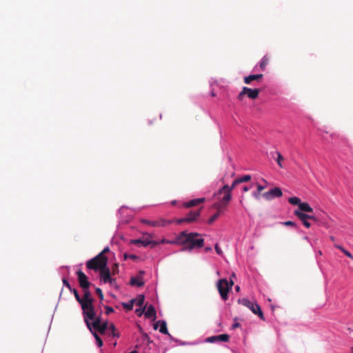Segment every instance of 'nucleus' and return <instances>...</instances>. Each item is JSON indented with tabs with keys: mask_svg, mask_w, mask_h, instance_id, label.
Wrapping results in <instances>:
<instances>
[{
	"mask_svg": "<svg viewBox=\"0 0 353 353\" xmlns=\"http://www.w3.org/2000/svg\"><path fill=\"white\" fill-rule=\"evenodd\" d=\"M205 239L198 233L190 232L183 231L179 234L174 241H166L162 239L159 243H203ZM130 243H158L157 241L153 240L152 236L150 234L143 235V239H131Z\"/></svg>",
	"mask_w": 353,
	"mask_h": 353,
	"instance_id": "1",
	"label": "nucleus"
},
{
	"mask_svg": "<svg viewBox=\"0 0 353 353\" xmlns=\"http://www.w3.org/2000/svg\"><path fill=\"white\" fill-rule=\"evenodd\" d=\"M88 329L92 332H99L101 334H105V332L111 331V334H109V336H113L119 338L120 336L119 333L116 330V327L113 323H108L107 321L101 322L100 317L97 316L96 312H94V316L92 319H84Z\"/></svg>",
	"mask_w": 353,
	"mask_h": 353,
	"instance_id": "2",
	"label": "nucleus"
},
{
	"mask_svg": "<svg viewBox=\"0 0 353 353\" xmlns=\"http://www.w3.org/2000/svg\"><path fill=\"white\" fill-rule=\"evenodd\" d=\"M88 329L92 332H99L101 334H105V332L111 331V334H109V336H113L119 338L120 336L119 333L116 330V327L113 323H108L107 321L101 322L100 317L97 316L96 312H94V316L92 319H84Z\"/></svg>",
	"mask_w": 353,
	"mask_h": 353,
	"instance_id": "3",
	"label": "nucleus"
},
{
	"mask_svg": "<svg viewBox=\"0 0 353 353\" xmlns=\"http://www.w3.org/2000/svg\"><path fill=\"white\" fill-rule=\"evenodd\" d=\"M313 209L307 203H301L299 209L294 210V214L302 221L303 224L307 228L311 226L309 220L316 221L314 216L307 214L304 212H312Z\"/></svg>",
	"mask_w": 353,
	"mask_h": 353,
	"instance_id": "4",
	"label": "nucleus"
},
{
	"mask_svg": "<svg viewBox=\"0 0 353 353\" xmlns=\"http://www.w3.org/2000/svg\"><path fill=\"white\" fill-rule=\"evenodd\" d=\"M83 290L84 294L81 299V305L83 310L84 319L87 320L88 319H92L95 311L92 304L93 299L92 298L88 289Z\"/></svg>",
	"mask_w": 353,
	"mask_h": 353,
	"instance_id": "5",
	"label": "nucleus"
},
{
	"mask_svg": "<svg viewBox=\"0 0 353 353\" xmlns=\"http://www.w3.org/2000/svg\"><path fill=\"white\" fill-rule=\"evenodd\" d=\"M86 266L88 269L95 271H101L107 266V258L102 252L87 262Z\"/></svg>",
	"mask_w": 353,
	"mask_h": 353,
	"instance_id": "6",
	"label": "nucleus"
},
{
	"mask_svg": "<svg viewBox=\"0 0 353 353\" xmlns=\"http://www.w3.org/2000/svg\"><path fill=\"white\" fill-rule=\"evenodd\" d=\"M234 283L231 280L230 282L226 279H220L217 283V288L221 299L226 301L228 299V292L233 285Z\"/></svg>",
	"mask_w": 353,
	"mask_h": 353,
	"instance_id": "7",
	"label": "nucleus"
},
{
	"mask_svg": "<svg viewBox=\"0 0 353 353\" xmlns=\"http://www.w3.org/2000/svg\"><path fill=\"white\" fill-rule=\"evenodd\" d=\"M239 303L248 307L254 314H257L261 319H263V314L260 306L256 303L251 302L248 299H241Z\"/></svg>",
	"mask_w": 353,
	"mask_h": 353,
	"instance_id": "8",
	"label": "nucleus"
},
{
	"mask_svg": "<svg viewBox=\"0 0 353 353\" xmlns=\"http://www.w3.org/2000/svg\"><path fill=\"white\" fill-rule=\"evenodd\" d=\"M260 91L261 90L257 88L251 89L247 87H243L242 90L239 94L237 99L240 101H242L245 95H247L250 99H255L259 97Z\"/></svg>",
	"mask_w": 353,
	"mask_h": 353,
	"instance_id": "9",
	"label": "nucleus"
},
{
	"mask_svg": "<svg viewBox=\"0 0 353 353\" xmlns=\"http://www.w3.org/2000/svg\"><path fill=\"white\" fill-rule=\"evenodd\" d=\"M261 195L265 199L270 201L274 198L281 197L283 193L281 188L275 187L270 191L263 193Z\"/></svg>",
	"mask_w": 353,
	"mask_h": 353,
	"instance_id": "10",
	"label": "nucleus"
},
{
	"mask_svg": "<svg viewBox=\"0 0 353 353\" xmlns=\"http://www.w3.org/2000/svg\"><path fill=\"white\" fill-rule=\"evenodd\" d=\"M141 222L152 227H165L169 225L170 223H172L173 221L166 220L163 219H161L156 221L143 219L141 220Z\"/></svg>",
	"mask_w": 353,
	"mask_h": 353,
	"instance_id": "11",
	"label": "nucleus"
},
{
	"mask_svg": "<svg viewBox=\"0 0 353 353\" xmlns=\"http://www.w3.org/2000/svg\"><path fill=\"white\" fill-rule=\"evenodd\" d=\"M200 210H197L196 211H192L187 215V216L182 218V219H177V220H176V222L178 224H181L183 223L193 222L200 215Z\"/></svg>",
	"mask_w": 353,
	"mask_h": 353,
	"instance_id": "12",
	"label": "nucleus"
},
{
	"mask_svg": "<svg viewBox=\"0 0 353 353\" xmlns=\"http://www.w3.org/2000/svg\"><path fill=\"white\" fill-rule=\"evenodd\" d=\"M99 272L100 280L104 283H110L112 285L115 282V280L111 278L110 270L107 266Z\"/></svg>",
	"mask_w": 353,
	"mask_h": 353,
	"instance_id": "13",
	"label": "nucleus"
},
{
	"mask_svg": "<svg viewBox=\"0 0 353 353\" xmlns=\"http://www.w3.org/2000/svg\"><path fill=\"white\" fill-rule=\"evenodd\" d=\"M77 275L80 286L83 290L88 289L90 283L88 281V276L81 270L77 271Z\"/></svg>",
	"mask_w": 353,
	"mask_h": 353,
	"instance_id": "14",
	"label": "nucleus"
},
{
	"mask_svg": "<svg viewBox=\"0 0 353 353\" xmlns=\"http://www.w3.org/2000/svg\"><path fill=\"white\" fill-rule=\"evenodd\" d=\"M239 184V183L238 182L237 179H235L231 186H229L228 185H225L223 188H221L216 193H215L214 194V196H217L220 194H222L223 192V190H226V191H228L229 192H230L232 194V191L233 190V189L238 185Z\"/></svg>",
	"mask_w": 353,
	"mask_h": 353,
	"instance_id": "15",
	"label": "nucleus"
},
{
	"mask_svg": "<svg viewBox=\"0 0 353 353\" xmlns=\"http://www.w3.org/2000/svg\"><path fill=\"white\" fill-rule=\"evenodd\" d=\"M204 244H186V245L183 246L181 250L182 251L185 252H199L200 249L203 247Z\"/></svg>",
	"mask_w": 353,
	"mask_h": 353,
	"instance_id": "16",
	"label": "nucleus"
},
{
	"mask_svg": "<svg viewBox=\"0 0 353 353\" xmlns=\"http://www.w3.org/2000/svg\"><path fill=\"white\" fill-rule=\"evenodd\" d=\"M204 201H205V198L194 199L190 200L188 202H185L183 204V206L185 208H192V207L198 205L200 203H203Z\"/></svg>",
	"mask_w": 353,
	"mask_h": 353,
	"instance_id": "17",
	"label": "nucleus"
},
{
	"mask_svg": "<svg viewBox=\"0 0 353 353\" xmlns=\"http://www.w3.org/2000/svg\"><path fill=\"white\" fill-rule=\"evenodd\" d=\"M263 75L262 74H251L244 77V83L246 84H250L252 81L260 80L263 78Z\"/></svg>",
	"mask_w": 353,
	"mask_h": 353,
	"instance_id": "18",
	"label": "nucleus"
},
{
	"mask_svg": "<svg viewBox=\"0 0 353 353\" xmlns=\"http://www.w3.org/2000/svg\"><path fill=\"white\" fill-rule=\"evenodd\" d=\"M130 284L132 285L141 287L144 285V281L141 276L132 277L130 279Z\"/></svg>",
	"mask_w": 353,
	"mask_h": 353,
	"instance_id": "19",
	"label": "nucleus"
},
{
	"mask_svg": "<svg viewBox=\"0 0 353 353\" xmlns=\"http://www.w3.org/2000/svg\"><path fill=\"white\" fill-rule=\"evenodd\" d=\"M223 193L224 194V196L220 199V201L225 206H226L232 199V194L226 190H223L222 194Z\"/></svg>",
	"mask_w": 353,
	"mask_h": 353,
	"instance_id": "20",
	"label": "nucleus"
},
{
	"mask_svg": "<svg viewBox=\"0 0 353 353\" xmlns=\"http://www.w3.org/2000/svg\"><path fill=\"white\" fill-rule=\"evenodd\" d=\"M145 316L148 319L156 318V311L153 305H150L148 307L146 311L145 312Z\"/></svg>",
	"mask_w": 353,
	"mask_h": 353,
	"instance_id": "21",
	"label": "nucleus"
},
{
	"mask_svg": "<svg viewBox=\"0 0 353 353\" xmlns=\"http://www.w3.org/2000/svg\"><path fill=\"white\" fill-rule=\"evenodd\" d=\"M157 324H159V325H160L159 332L161 333L164 334H168V330L167 329V325H166V323L165 321H159L157 322Z\"/></svg>",
	"mask_w": 353,
	"mask_h": 353,
	"instance_id": "22",
	"label": "nucleus"
},
{
	"mask_svg": "<svg viewBox=\"0 0 353 353\" xmlns=\"http://www.w3.org/2000/svg\"><path fill=\"white\" fill-rule=\"evenodd\" d=\"M269 62V58L267 56H264L261 61L259 63V66L261 69V70H264L268 64Z\"/></svg>",
	"mask_w": 353,
	"mask_h": 353,
	"instance_id": "23",
	"label": "nucleus"
},
{
	"mask_svg": "<svg viewBox=\"0 0 353 353\" xmlns=\"http://www.w3.org/2000/svg\"><path fill=\"white\" fill-rule=\"evenodd\" d=\"M133 303H135L139 306H142L144 303L145 297L143 295L140 294L134 300H132Z\"/></svg>",
	"mask_w": 353,
	"mask_h": 353,
	"instance_id": "24",
	"label": "nucleus"
},
{
	"mask_svg": "<svg viewBox=\"0 0 353 353\" xmlns=\"http://www.w3.org/2000/svg\"><path fill=\"white\" fill-rule=\"evenodd\" d=\"M225 207V205L220 201L219 202L215 203L213 204V208L217 210L216 212L221 214L223 211L222 208Z\"/></svg>",
	"mask_w": 353,
	"mask_h": 353,
	"instance_id": "25",
	"label": "nucleus"
},
{
	"mask_svg": "<svg viewBox=\"0 0 353 353\" xmlns=\"http://www.w3.org/2000/svg\"><path fill=\"white\" fill-rule=\"evenodd\" d=\"M288 201L292 205H297L299 207V204L301 203V201L299 198L296 196L290 197L288 199Z\"/></svg>",
	"mask_w": 353,
	"mask_h": 353,
	"instance_id": "26",
	"label": "nucleus"
},
{
	"mask_svg": "<svg viewBox=\"0 0 353 353\" xmlns=\"http://www.w3.org/2000/svg\"><path fill=\"white\" fill-rule=\"evenodd\" d=\"M92 333L96 340L97 346L99 347H101L103 346L102 339L99 337V336L97 334V333L96 332H92Z\"/></svg>",
	"mask_w": 353,
	"mask_h": 353,
	"instance_id": "27",
	"label": "nucleus"
},
{
	"mask_svg": "<svg viewBox=\"0 0 353 353\" xmlns=\"http://www.w3.org/2000/svg\"><path fill=\"white\" fill-rule=\"evenodd\" d=\"M216 338L218 339V341H223V342H228L229 341V335L226 334H223L216 336Z\"/></svg>",
	"mask_w": 353,
	"mask_h": 353,
	"instance_id": "28",
	"label": "nucleus"
},
{
	"mask_svg": "<svg viewBox=\"0 0 353 353\" xmlns=\"http://www.w3.org/2000/svg\"><path fill=\"white\" fill-rule=\"evenodd\" d=\"M236 179H237L238 182L240 184L241 183L249 181L251 179V176L249 175V174H247V175H244L242 177H239V178H238Z\"/></svg>",
	"mask_w": 353,
	"mask_h": 353,
	"instance_id": "29",
	"label": "nucleus"
},
{
	"mask_svg": "<svg viewBox=\"0 0 353 353\" xmlns=\"http://www.w3.org/2000/svg\"><path fill=\"white\" fill-rule=\"evenodd\" d=\"M276 154L277 156V158H276V161L279 166L282 168H283V165H282L281 162L283 160V156L281 155V154L279 152H276Z\"/></svg>",
	"mask_w": 353,
	"mask_h": 353,
	"instance_id": "30",
	"label": "nucleus"
},
{
	"mask_svg": "<svg viewBox=\"0 0 353 353\" xmlns=\"http://www.w3.org/2000/svg\"><path fill=\"white\" fill-rule=\"evenodd\" d=\"M220 213L216 212L214 215H212L208 221L209 224H212L214 221H215L218 217L220 216Z\"/></svg>",
	"mask_w": 353,
	"mask_h": 353,
	"instance_id": "31",
	"label": "nucleus"
},
{
	"mask_svg": "<svg viewBox=\"0 0 353 353\" xmlns=\"http://www.w3.org/2000/svg\"><path fill=\"white\" fill-rule=\"evenodd\" d=\"M123 305L125 308L129 310H131L132 308H133V301H131L130 303H123Z\"/></svg>",
	"mask_w": 353,
	"mask_h": 353,
	"instance_id": "32",
	"label": "nucleus"
},
{
	"mask_svg": "<svg viewBox=\"0 0 353 353\" xmlns=\"http://www.w3.org/2000/svg\"><path fill=\"white\" fill-rule=\"evenodd\" d=\"M281 223L283 225H286V226H293V227L296 226V223L294 222H293V221H285V222H283Z\"/></svg>",
	"mask_w": 353,
	"mask_h": 353,
	"instance_id": "33",
	"label": "nucleus"
},
{
	"mask_svg": "<svg viewBox=\"0 0 353 353\" xmlns=\"http://www.w3.org/2000/svg\"><path fill=\"white\" fill-rule=\"evenodd\" d=\"M73 293H74V295L75 299H77V301L81 304V298L80 297L78 292L75 289H74L73 290Z\"/></svg>",
	"mask_w": 353,
	"mask_h": 353,
	"instance_id": "34",
	"label": "nucleus"
},
{
	"mask_svg": "<svg viewBox=\"0 0 353 353\" xmlns=\"http://www.w3.org/2000/svg\"><path fill=\"white\" fill-rule=\"evenodd\" d=\"M96 292L97 294L99 295V298L101 299V300H103V292H102V290L99 288H96Z\"/></svg>",
	"mask_w": 353,
	"mask_h": 353,
	"instance_id": "35",
	"label": "nucleus"
},
{
	"mask_svg": "<svg viewBox=\"0 0 353 353\" xmlns=\"http://www.w3.org/2000/svg\"><path fill=\"white\" fill-rule=\"evenodd\" d=\"M261 192H258V191H254L252 192V196L253 197H254L257 200H259L260 199V197H261Z\"/></svg>",
	"mask_w": 353,
	"mask_h": 353,
	"instance_id": "36",
	"label": "nucleus"
},
{
	"mask_svg": "<svg viewBox=\"0 0 353 353\" xmlns=\"http://www.w3.org/2000/svg\"><path fill=\"white\" fill-rule=\"evenodd\" d=\"M208 342L214 343L216 341H218V339L216 338V336H211L207 339Z\"/></svg>",
	"mask_w": 353,
	"mask_h": 353,
	"instance_id": "37",
	"label": "nucleus"
},
{
	"mask_svg": "<svg viewBox=\"0 0 353 353\" xmlns=\"http://www.w3.org/2000/svg\"><path fill=\"white\" fill-rule=\"evenodd\" d=\"M145 308V307H144V308H143V309H142V308L137 309V310H136V311H135V312H136V313H137V314L139 316H141L143 314V312H144Z\"/></svg>",
	"mask_w": 353,
	"mask_h": 353,
	"instance_id": "38",
	"label": "nucleus"
},
{
	"mask_svg": "<svg viewBox=\"0 0 353 353\" xmlns=\"http://www.w3.org/2000/svg\"><path fill=\"white\" fill-rule=\"evenodd\" d=\"M62 281H63V283L64 285L66 286L70 290H71V287H70V285L68 281L65 278H63L62 279Z\"/></svg>",
	"mask_w": 353,
	"mask_h": 353,
	"instance_id": "39",
	"label": "nucleus"
},
{
	"mask_svg": "<svg viewBox=\"0 0 353 353\" xmlns=\"http://www.w3.org/2000/svg\"><path fill=\"white\" fill-rule=\"evenodd\" d=\"M114 312V309L112 307L106 306L105 307V313L109 314Z\"/></svg>",
	"mask_w": 353,
	"mask_h": 353,
	"instance_id": "40",
	"label": "nucleus"
},
{
	"mask_svg": "<svg viewBox=\"0 0 353 353\" xmlns=\"http://www.w3.org/2000/svg\"><path fill=\"white\" fill-rule=\"evenodd\" d=\"M265 186H263V185H260V184H257V185H256V189H257V190H256V191H258V192H262V191L265 189Z\"/></svg>",
	"mask_w": 353,
	"mask_h": 353,
	"instance_id": "41",
	"label": "nucleus"
},
{
	"mask_svg": "<svg viewBox=\"0 0 353 353\" xmlns=\"http://www.w3.org/2000/svg\"><path fill=\"white\" fill-rule=\"evenodd\" d=\"M336 247L341 250L344 254L345 253V252L347 251L346 250H345L342 246H341L340 245L337 244L336 245Z\"/></svg>",
	"mask_w": 353,
	"mask_h": 353,
	"instance_id": "42",
	"label": "nucleus"
},
{
	"mask_svg": "<svg viewBox=\"0 0 353 353\" xmlns=\"http://www.w3.org/2000/svg\"><path fill=\"white\" fill-rule=\"evenodd\" d=\"M336 247L341 250L344 254L345 253V252L347 251L346 250H345L342 246H341L340 245L337 244L336 245Z\"/></svg>",
	"mask_w": 353,
	"mask_h": 353,
	"instance_id": "43",
	"label": "nucleus"
},
{
	"mask_svg": "<svg viewBox=\"0 0 353 353\" xmlns=\"http://www.w3.org/2000/svg\"><path fill=\"white\" fill-rule=\"evenodd\" d=\"M336 247L341 250L344 254L345 253V252L347 251L346 250H345L342 246H341L340 245L337 244L336 245Z\"/></svg>",
	"mask_w": 353,
	"mask_h": 353,
	"instance_id": "44",
	"label": "nucleus"
},
{
	"mask_svg": "<svg viewBox=\"0 0 353 353\" xmlns=\"http://www.w3.org/2000/svg\"><path fill=\"white\" fill-rule=\"evenodd\" d=\"M215 249H216L217 254H221L222 252L220 250V248H219L218 244H215Z\"/></svg>",
	"mask_w": 353,
	"mask_h": 353,
	"instance_id": "45",
	"label": "nucleus"
},
{
	"mask_svg": "<svg viewBox=\"0 0 353 353\" xmlns=\"http://www.w3.org/2000/svg\"><path fill=\"white\" fill-rule=\"evenodd\" d=\"M345 254L347 256H348L349 258H350V259H353L352 255L351 254V253H350L349 251H347H347L345 252Z\"/></svg>",
	"mask_w": 353,
	"mask_h": 353,
	"instance_id": "46",
	"label": "nucleus"
},
{
	"mask_svg": "<svg viewBox=\"0 0 353 353\" xmlns=\"http://www.w3.org/2000/svg\"><path fill=\"white\" fill-rule=\"evenodd\" d=\"M250 190V188L247 186H244L243 188V192H248Z\"/></svg>",
	"mask_w": 353,
	"mask_h": 353,
	"instance_id": "47",
	"label": "nucleus"
},
{
	"mask_svg": "<svg viewBox=\"0 0 353 353\" xmlns=\"http://www.w3.org/2000/svg\"><path fill=\"white\" fill-rule=\"evenodd\" d=\"M239 326V323H234L232 325V327L233 328H236V327H238Z\"/></svg>",
	"mask_w": 353,
	"mask_h": 353,
	"instance_id": "48",
	"label": "nucleus"
},
{
	"mask_svg": "<svg viewBox=\"0 0 353 353\" xmlns=\"http://www.w3.org/2000/svg\"><path fill=\"white\" fill-rule=\"evenodd\" d=\"M108 250H109V248L108 247H105L101 252L103 253V252H107Z\"/></svg>",
	"mask_w": 353,
	"mask_h": 353,
	"instance_id": "49",
	"label": "nucleus"
},
{
	"mask_svg": "<svg viewBox=\"0 0 353 353\" xmlns=\"http://www.w3.org/2000/svg\"><path fill=\"white\" fill-rule=\"evenodd\" d=\"M109 334H111V331L109 330L108 332H105V334L109 336Z\"/></svg>",
	"mask_w": 353,
	"mask_h": 353,
	"instance_id": "50",
	"label": "nucleus"
},
{
	"mask_svg": "<svg viewBox=\"0 0 353 353\" xmlns=\"http://www.w3.org/2000/svg\"><path fill=\"white\" fill-rule=\"evenodd\" d=\"M239 290H240V288H239V286H238V285H237V286L236 287V291H239Z\"/></svg>",
	"mask_w": 353,
	"mask_h": 353,
	"instance_id": "51",
	"label": "nucleus"
},
{
	"mask_svg": "<svg viewBox=\"0 0 353 353\" xmlns=\"http://www.w3.org/2000/svg\"><path fill=\"white\" fill-rule=\"evenodd\" d=\"M330 239H331L332 241H334V237H333L332 236H330Z\"/></svg>",
	"mask_w": 353,
	"mask_h": 353,
	"instance_id": "52",
	"label": "nucleus"
},
{
	"mask_svg": "<svg viewBox=\"0 0 353 353\" xmlns=\"http://www.w3.org/2000/svg\"><path fill=\"white\" fill-rule=\"evenodd\" d=\"M141 245L145 247V246L148 245L149 244L145 243V244H141Z\"/></svg>",
	"mask_w": 353,
	"mask_h": 353,
	"instance_id": "53",
	"label": "nucleus"
},
{
	"mask_svg": "<svg viewBox=\"0 0 353 353\" xmlns=\"http://www.w3.org/2000/svg\"><path fill=\"white\" fill-rule=\"evenodd\" d=\"M205 250H210V248H209L206 247V248H205Z\"/></svg>",
	"mask_w": 353,
	"mask_h": 353,
	"instance_id": "54",
	"label": "nucleus"
},
{
	"mask_svg": "<svg viewBox=\"0 0 353 353\" xmlns=\"http://www.w3.org/2000/svg\"><path fill=\"white\" fill-rule=\"evenodd\" d=\"M129 353H137V352L136 351H132V352H130Z\"/></svg>",
	"mask_w": 353,
	"mask_h": 353,
	"instance_id": "55",
	"label": "nucleus"
}]
</instances>
